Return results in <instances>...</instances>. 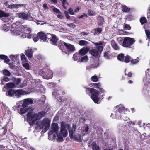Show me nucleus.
I'll use <instances>...</instances> for the list:
<instances>
[{
	"label": "nucleus",
	"mask_w": 150,
	"mask_h": 150,
	"mask_svg": "<svg viewBox=\"0 0 150 150\" xmlns=\"http://www.w3.org/2000/svg\"><path fill=\"white\" fill-rule=\"evenodd\" d=\"M61 129L60 131L62 134L63 137H65L67 134V132L66 128H67L69 131V136L72 137V135L75 133L76 130L70 127L69 124L65 122L62 121L60 122Z\"/></svg>",
	"instance_id": "nucleus-2"
},
{
	"label": "nucleus",
	"mask_w": 150,
	"mask_h": 150,
	"mask_svg": "<svg viewBox=\"0 0 150 150\" xmlns=\"http://www.w3.org/2000/svg\"><path fill=\"white\" fill-rule=\"evenodd\" d=\"M23 65L27 70L29 69L30 66L29 64L27 63L24 62L23 64Z\"/></svg>",
	"instance_id": "nucleus-44"
},
{
	"label": "nucleus",
	"mask_w": 150,
	"mask_h": 150,
	"mask_svg": "<svg viewBox=\"0 0 150 150\" xmlns=\"http://www.w3.org/2000/svg\"><path fill=\"white\" fill-rule=\"evenodd\" d=\"M43 7L45 10H48L49 9L47 4L46 3H45L43 4Z\"/></svg>",
	"instance_id": "nucleus-62"
},
{
	"label": "nucleus",
	"mask_w": 150,
	"mask_h": 150,
	"mask_svg": "<svg viewBox=\"0 0 150 150\" xmlns=\"http://www.w3.org/2000/svg\"><path fill=\"white\" fill-rule=\"evenodd\" d=\"M0 59L2 60H4V62L7 64H8V62L10 61L8 56L0 54Z\"/></svg>",
	"instance_id": "nucleus-16"
},
{
	"label": "nucleus",
	"mask_w": 150,
	"mask_h": 150,
	"mask_svg": "<svg viewBox=\"0 0 150 150\" xmlns=\"http://www.w3.org/2000/svg\"><path fill=\"white\" fill-rule=\"evenodd\" d=\"M2 73L5 76L9 77L11 75V73L7 69H5L3 71Z\"/></svg>",
	"instance_id": "nucleus-25"
},
{
	"label": "nucleus",
	"mask_w": 150,
	"mask_h": 150,
	"mask_svg": "<svg viewBox=\"0 0 150 150\" xmlns=\"http://www.w3.org/2000/svg\"><path fill=\"white\" fill-rule=\"evenodd\" d=\"M89 49L87 47H84L81 49L79 51V54L80 55L83 56L84 55L89 51Z\"/></svg>",
	"instance_id": "nucleus-11"
},
{
	"label": "nucleus",
	"mask_w": 150,
	"mask_h": 150,
	"mask_svg": "<svg viewBox=\"0 0 150 150\" xmlns=\"http://www.w3.org/2000/svg\"><path fill=\"white\" fill-rule=\"evenodd\" d=\"M57 91L58 92H57V93H58L59 95H63L65 94V92L63 91L62 89H60L59 90H58Z\"/></svg>",
	"instance_id": "nucleus-53"
},
{
	"label": "nucleus",
	"mask_w": 150,
	"mask_h": 150,
	"mask_svg": "<svg viewBox=\"0 0 150 150\" xmlns=\"http://www.w3.org/2000/svg\"><path fill=\"white\" fill-rule=\"evenodd\" d=\"M68 11L70 14L72 15L74 14L73 10L71 8H69Z\"/></svg>",
	"instance_id": "nucleus-52"
},
{
	"label": "nucleus",
	"mask_w": 150,
	"mask_h": 150,
	"mask_svg": "<svg viewBox=\"0 0 150 150\" xmlns=\"http://www.w3.org/2000/svg\"><path fill=\"white\" fill-rule=\"evenodd\" d=\"M69 137L73 139L74 140H76L78 142H81V135L80 134L78 135L79 138L75 135L73 136V135H72V137L69 136Z\"/></svg>",
	"instance_id": "nucleus-23"
},
{
	"label": "nucleus",
	"mask_w": 150,
	"mask_h": 150,
	"mask_svg": "<svg viewBox=\"0 0 150 150\" xmlns=\"http://www.w3.org/2000/svg\"><path fill=\"white\" fill-rule=\"evenodd\" d=\"M123 110L124 109H123L122 108H120V107L118 109L117 112L120 113H121Z\"/></svg>",
	"instance_id": "nucleus-64"
},
{
	"label": "nucleus",
	"mask_w": 150,
	"mask_h": 150,
	"mask_svg": "<svg viewBox=\"0 0 150 150\" xmlns=\"http://www.w3.org/2000/svg\"><path fill=\"white\" fill-rule=\"evenodd\" d=\"M58 40L59 38L57 37L54 34L52 36L51 38L50 39L49 42L52 45L54 46H57V43Z\"/></svg>",
	"instance_id": "nucleus-8"
},
{
	"label": "nucleus",
	"mask_w": 150,
	"mask_h": 150,
	"mask_svg": "<svg viewBox=\"0 0 150 150\" xmlns=\"http://www.w3.org/2000/svg\"><path fill=\"white\" fill-rule=\"evenodd\" d=\"M28 111V109L21 108L20 109V113L21 114H23L26 113Z\"/></svg>",
	"instance_id": "nucleus-39"
},
{
	"label": "nucleus",
	"mask_w": 150,
	"mask_h": 150,
	"mask_svg": "<svg viewBox=\"0 0 150 150\" xmlns=\"http://www.w3.org/2000/svg\"><path fill=\"white\" fill-rule=\"evenodd\" d=\"M90 146L93 150H101L100 149L99 146L97 145L95 142H93L91 144Z\"/></svg>",
	"instance_id": "nucleus-19"
},
{
	"label": "nucleus",
	"mask_w": 150,
	"mask_h": 150,
	"mask_svg": "<svg viewBox=\"0 0 150 150\" xmlns=\"http://www.w3.org/2000/svg\"><path fill=\"white\" fill-rule=\"evenodd\" d=\"M39 36L37 35L33 38V39L34 42H36L39 40Z\"/></svg>",
	"instance_id": "nucleus-61"
},
{
	"label": "nucleus",
	"mask_w": 150,
	"mask_h": 150,
	"mask_svg": "<svg viewBox=\"0 0 150 150\" xmlns=\"http://www.w3.org/2000/svg\"><path fill=\"white\" fill-rule=\"evenodd\" d=\"M135 42L134 38L126 37L123 40L122 46L125 47L130 48Z\"/></svg>",
	"instance_id": "nucleus-5"
},
{
	"label": "nucleus",
	"mask_w": 150,
	"mask_h": 150,
	"mask_svg": "<svg viewBox=\"0 0 150 150\" xmlns=\"http://www.w3.org/2000/svg\"><path fill=\"white\" fill-rule=\"evenodd\" d=\"M81 35V36H84L85 35H87L89 34L88 33L86 32H82L80 33Z\"/></svg>",
	"instance_id": "nucleus-63"
},
{
	"label": "nucleus",
	"mask_w": 150,
	"mask_h": 150,
	"mask_svg": "<svg viewBox=\"0 0 150 150\" xmlns=\"http://www.w3.org/2000/svg\"><path fill=\"white\" fill-rule=\"evenodd\" d=\"M33 51L30 49H28L26 50L25 52L26 56L29 59L32 58L33 57Z\"/></svg>",
	"instance_id": "nucleus-10"
},
{
	"label": "nucleus",
	"mask_w": 150,
	"mask_h": 150,
	"mask_svg": "<svg viewBox=\"0 0 150 150\" xmlns=\"http://www.w3.org/2000/svg\"><path fill=\"white\" fill-rule=\"evenodd\" d=\"M28 103H27L26 101L25 100L23 102V104L22 105V106L23 108H25L27 107L28 106Z\"/></svg>",
	"instance_id": "nucleus-45"
},
{
	"label": "nucleus",
	"mask_w": 150,
	"mask_h": 150,
	"mask_svg": "<svg viewBox=\"0 0 150 150\" xmlns=\"http://www.w3.org/2000/svg\"><path fill=\"white\" fill-rule=\"evenodd\" d=\"M65 48L66 49L69 51H73L75 50L74 46L72 45L69 44L65 43Z\"/></svg>",
	"instance_id": "nucleus-13"
},
{
	"label": "nucleus",
	"mask_w": 150,
	"mask_h": 150,
	"mask_svg": "<svg viewBox=\"0 0 150 150\" xmlns=\"http://www.w3.org/2000/svg\"><path fill=\"white\" fill-rule=\"evenodd\" d=\"M13 81L16 85L19 84L21 81V80L18 78H14Z\"/></svg>",
	"instance_id": "nucleus-48"
},
{
	"label": "nucleus",
	"mask_w": 150,
	"mask_h": 150,
	"mask_svg": "<svg viewBox=\"0 0 150 150\" xmlns=\"http://www.w3.org/2000/svg\"><path fill=\"white\" fill-rule=\"evenodd\" d=\"M88 17V16L86 14L83 13V15H81L80 16L78 17V18L79 19H81L83 17H86V18H87Z\"/></svg>",
	"instance_id": "nucleus-59"
},
{
	"label": "nucleus",
	"mask_w": 150,
	"mask_h": 150,
	"mask_svg": "<svg viewBox=\"0 0 150 150\" xmlns=\"http://www.w3.org/2000/svg\"><path fill=\"white\" fill-rule=\"evenodd\" d=\"M97 49H93L90 50L89 53L96 58H97L99 54H100L102 51L103 47V46H98Z\"/></svg>",
	"instance_id": "nucleus-7"
},
{
	"label": "nucleus",
	"mask_w": 150,
	"mask_h": 150,
	"mask_svg": "<svg viewBox=\"0 0 150 150\" xmlns=\"http://www.w3.org/2000/svg\"><path fill=\"white\" fill-rule=\"evenodd\" d=\"M65 43H67L63 41L60 40L58 45V47L61 49L63 48L64 46L65 47Z\"/></svg>",
	"instance_id": "nucleus-30"
},
{
	"label": "nucleus",
	"mask_w": 150,
	"mask_h": 150,
	"mask_svg": "<svg viewBox=\"0 0 150 150\" xmlns=\"http://www.w3.org/2000/svg\"><path fill=\"white\" fill-rule=\"evenodd\" d=\"M91 87L95 88H98L101 86V84L100 83H93L91 84Z\"/></svg>",
	"instance_id": "nucleus-26"
},
{
	"label": "nucleus",
	"mask_w": 150,
	"mask_h": 150,
	"mask_svg": "<svg viewBox=\"0 0 150 150\" xmlns=\"http://www.w3.org/2000/svg\"><path fill=\"white\" fill-rule=\"evenodd\" d=\"M17 14L19 18L25 20H28L30 16L27 13H25L23 12L19 13Z\"/></svg>",
	"instance_id": "nucleus-9"
},
{
	"label": "nucleus",
	"mask_w": 150,
	"mask_h": 150,
	"mask_svg": "<svg viewBox=\"0 0 150 150\" xmlns=\"http://www.w3.org/2000/svg\"><path fill=\"white\" fill-rule=\"evenodd\" d=\"M10 79L9 78H8L7 76H4L3 77V78L1 80V82H2V81H3L5 82H8L10 80Z\"/></svg>",
	"instance_id": "nucleus-46"
},
{
	"label": "nucleus",
	"mask_w": 150,
	"mask_h": 150,
	"mask_svg": "<svg viewBox=\"0 0 150 150\" xmlns=\"http://www.w3.org/2000/svg\"><path fill=\"white\" fill-rule=\"evenodd\" d=\"M15 91L13 89L11 88L7 91V92L8 95L9 96H15Z\"/></svg>",
	"instance_id": "nucleus-21"
},
{
	"label": "nucleus",
	"mask_w": 150,
	"mask_h": 150,
	"mask_svg": "<svg viewBox=\"0 0 150 150\" xmlns=\"http://www.w3.org/2000/svg\"><path fill=\"white\" fill-rule=\"evenodd\" d=\"M98 24L100 26L102 25L104 22V19L101 16H99L98 17Z\"/></svg>",
	"instance_id": "nucleus-18"
},
{
	"label": "nucleus",
	"mask_w": 150,
	"mask_h": 150,
	"mask_svg": "<svg viewBox=\"0 0 150 150\" xmlns=\"http://www.w3.org/2000/svg\"><path fill=\"white\" fill-rule=\"evenodd\" d=\"M25 100L26 101L27 103H28V104H32L33 103V100L30 98H28L25 99Z\"/></svg>",
	"instance_id": "nucleus-47"
},
{
	"label": "nucleus",
	"mask_w": 150,
	"mask_h": 150,
	"mask_svg": "<svg viewBox=\"0 0 150 150\" xmlns=\"http://www.w3.org/2000/svg\"><path fill=\"white\" fill-rule=\"evenodd\" d=\"M88 43L87 41L86 40H81L79 41V45L81 46H84L87 45Z\"/></svg>",
	"instance_id": "nucleus-28"
},
{
	"label": "nucleus",
	"mask_w": 150,
	"mask_h": 150,
	"mask_svg": "<svg viewBox=\"0 0 150 150\" xmlns=\"http://www.w3.org/2000/svg\"><path fill=\"white\" fill-rule=\"evenodd\" d=\"M110 51H106L104 52L103 54L104 57L106 59H109L110 57Z\"/></svg>",
	"instance_id": "nucleus-34"
},
{
	"label": "nucleus",
	"mask_w": 150,
	"mask_h": 150,
	"mask_svg": "<svg viewBox=\"0 0 150 150\" xmlns=\"http://www.w3.org/2000/svg\"><path fill=\"white\" fill-rule=\"evenodd\" d=\"M67 25L68 27L71 28H74L76 27L75 25L73 23L70 24L67 23Z\"/></svg>",
	"instance_id": "nucleus-51"
},
{
	"label": "nucleus",
	"mask_w": 150,
	"mask_h": 150,
	"mask_svg": "<svg viewBox=\"0 0 150 150\" xmlns=\"http://www.w3.org/2000/svg\"><path fill=\"white\" fill-rule=\"evenodd\" d=\"M27 120L31 121V124H35V122L38 120V115L37 113L33 114L32 112L29 111L27 115Z\"/></svg>",
	"instance_id": "nucleus-6"
},
{
	"label": "nucleus",
	"mask_w": 150,
	"mask_h": 150,
	"mask_svg": "<svg viewBox=\"0 0 150 150\" xmlns=\"http://www.w3.org/2000/svg\"><path fill=\"white\" fill-rule=\"evenodd\" d=\"M139 57H137L136 59H134L132 58H131V60L130 61V64L132 65L138 63L139 62Z\"/></svg>",
	"instance_id": "nucleus-31"
},
{
	"label": "nucleus",
	"mask_w": 150,
	"mask_h": 150,
	"mask_svg": "<svg viewBox=\"0 0 150 150\" xmlns=\"http://www.w3.org/2000/svg\"><path fill=\"white\" fill-rule=\"evenodd\" d=\"M122 10L124 12H129L131 10L130 8H128V7L125 5H123L122 7Z\"/></svg>",
	"instance_id": "nucleus-22"
},
{
	"label": "nucleus",
	"mask_w": 150,
	"mask_h": 150,
	"mask_svg": "<svg viewBox=\"0 0 150 150\" xmlns=\"http://www.w3.org/2000/svg\"><path fill=\"white\" fill-rule=\"evenodd\" d=\"M125 56L123 53L119 54L117 57V59L120 61L123 62Z\"/></svg>",
	"instance_id": "nucleus-29"
},
{
	"label": "nucleus",
	"mask_w": 150,
	"mask_h": 150,
	"mask_svg": "<svg viewBox=\"0 0 150 150\" xmlns=\"http://www.w3.org/2000/svg\"><path fill=\"white\" fill-rule=\"evenodd\" d=\"M103 44V43L100 42H98L95 43V46L96 47V48H97V47L98 46H100L102 45Z\"/></svg>",
	"instance_id": "nucleus-54"
},
{
	"label": "nucleus",
	"mask_w": 150,
	"mask_h": 150,
	"mask_svg": "<svg viewBox=\"0 0 150 150\" xmlns=\"http://www.w3.org/2000/svg\"><path fill=\"white\" fill-rule=\"evenodd\" d=\"M54 34H51L49 33H47L46 35V37H45V41H47L48 42V40H50V39L52 37V36Z\"/></svg>",
	"instance_id": "nucleus-35"
},
{
	"label": "nucleus",
	"mask_w": 150,
	"mask_h": 150,
	"mask_svg": "<svg viewBox=\"0 0 150 150\" xmlns=\"http://www.w3.org/2000/svg\"><path fill=\"white\" fill-rule=\"evenodd\" d=\"M9 16V13H6L3 11H0V18L3 17H8Z\"/></svg>",
	"instance_id": "nucleus-32"
},
{
	"label": "nucleus",
	"mask_w": 150,
	"mask_h": 150,
	"mask_svg": "<svg viewBox=\"0 0 150 150\" xmlns=\"http://www.w3.org/2000/svg\"><path fill=\"white\" fill-rule=\"evenodd\" d=\"M8 64L9 65V67L11 69H13L15 68V65L12 62L10 63H8Z\"/></svg>",
	"instance_id": "nucleus-57"
},
{
	"label": "nucleus",
	"mask_w": 150,
	"mask_h": 150,
	"mask_svg": "<svg viewBox=\"0 0 150 150\" xmlns=\"http://www.w3.org/2000/svg\"><path fill=\"white\" fill-rule=\"evenodd\" d=\"M98 91L93 88H86V92L87 94H91V98L95 103H97L99 100L98 96L100 94L104 93L105 90L101 87L98 88Z\"/></svg>",
	"instance_id": "nucleus-1"
},
{
	"label": "nucleus",
	"mask_w": 150,
	"mask_h": 150,
	"mask_svg": "<svg viewBox=\"0 0 150 150\" xmlns=\"http://www.w3.org/2000/svg\"><path fill=\"white\" fill-rule=\"evenodd\" d=\"M91 80L94 82H97L98 81V78L97 76L94 75L92 76L91 78Z\"/></svg>",
	"instance_id": "nucleus-41"
},
{
	"label": "nucleus",
	"mask_w": 150,
	"mask_h": 150,
	"mask_svg": "<svg viewBox=\"0 0 150 150\" xmlns=\"http://www.w3.org/2000/svg\"><path fill=\"white\" fill-rule=\"evenodd\" d=\"M59 128L58 124L57 123H53L51 125V129L53 130L55 132L57 133Z\"/></svg>",
	"instance_id": "nucleus-14"
},
{
	"label": "nucleus",
	"mask_w": 150,
	"mask_h": 150,
	"mask_svg": "<svg viewBox=\"0 0 150 150\" xmlns=\"http://www.w3.org/2000/svg\"><path fill=\"white\" fill-rule=\"evenodd\" d=\"M21 60H26V58L23 54H22L21 55Z\"/></svg>",
	"instance_id": "nucleus-56"
},
{
	"label": "nucleus",
	"mask_w": 150,
	"mask_h": 150,
	"mask_svg": "<svg viewBox=\"0 0 150 150\" xmlns=\"http://www.w3.org/2000/svg\"><path fill=\"white\" fill-rule=\"evenodd\" d=\"M52 7H54V8L52 9V10L53 12L59 14H61L62 13L59 9H57L55 7H54V6H52Z\"/></svg>",
	"instance_id": "nucleus-43"
},
{
	"label": "nucleus",
	"mask_w": 150,
	"mask_h": 150,
	"mask_svg": "<svg viewBox=\"0 0 150 150\" xmlns=\"http://www.w3.org/2000/svg\"><path fill=\"white\" fill-rule=\"evenodd\" d=\"M88 14L89 16H94L95 14V12L90 9H88Z\"/></svg>",
	"instance_id": "nucleus-42"
},
{
	"label": "nucleus",
	"mask_w": 150,
	"mask_h": 150,
	"mask_svg": "<svg viewBox=\"0 0 150 150\" xmlns=\"http://www.w3.org/2000/svg\"><path fill=\"white\" fill-rule=\"evenodd\" d=\"M80 55L79 54V52H78V53H76L73 55V58L75 60L77 61L79 59V58H80Z\"/></svg>",
	"instance_id": "nucleus-37"
},
{
	"label": "nucleus",
	"mask_w": 150,
	"mask_h": 150,
	"mask_svg": "<svg viewBox=\"0 0 150 150\" xmlns=\"http://www.w3.org/2000/svg\"><path fill=\"white\" fill-rule=\"evenodd\" d=\"M59 134V135H58V134H57V136L58 137L57 139V140L58 142H62L63 140V138L61 136L62 135L61 133L60 132Z\"/></svg>",
	"instance_id": "nucleus-33"
},
{
	"label": "nucleus",
	"mask_w": 150,
	"mask_h": 150,
	"mask_svg": "<svg viewBox=\"0 0 150 150\" xmlns=\"http://www.w3.org/2000/svg\"><path fill=\"white\" fill-rule=\"evenodd\" d=\"M123 27L124 28L127 29L128 30H130L131 28L129 25L127 24H124Z\"/></svg>",
	"instance_id": "nucleus-49"
},
{
	"label": "nucleus",
	"mask_w": 150,
	"mask_h": 150,
	"mask_svg": "<svg viewBox=\"0 0 150 150\" xmlns=\"http://www.w3.org/2000/svg\"><path fill=\"white\" fill-rule=\"evenodd\" d=\"M15 96H16L18 97L24 94V91L22 89H18L15 91Z\"/></svg>",
	"instance_id": "nucleus-17"
},
{
	"label": "nucleus",
	"mask_w": 150,
	"mask_h": 150,
	"mask_svg": "<svg viewBox=\"0 0 150 150\" xmlns=\"http://www.w3.org/2000/svg\"><path fill=\"white\" fill-rule=\"evenodd\" d=\"M24 4L8 5L7 8L11 9H18L19 7H22L24 6Z\"/></svg>",
	"instance_id": "nucleus-12"
},
{
	"label": "nucleus",
	"mask_w": 150,
	"mask_h": 150,
	"mask_svg": "<svg viewBox=\"0 0 150 150\" xmlns=\"http://www.w3.org/2000/svg\"><path fill=\"white\" fill-rule=\"evenodd\" d=\"M94 30L96 31H97L99 32V33H100L102 30V29L101 28H97V29H95Z\"/></svg>",
	"instance_id": "nucleus-58"
},
{
	"label": "nucleus",
	"mask_w": 150,
	"mask_h": 150,
	"mask_svg": "<svg viewBox=\"0 0 150 150\" xmlns=\"http://www.w3.org/2000/svg\"><path fill=\"white\" fill-rule=\"evenodd\" d=\"M7 87L8 88H15L16 87V84L12 82H9L6 84Z\"/></svg>",
	"instance_id": "nucleus-36"
},
{
	"label": "nucleus",
	"mask_w": 150,
	"mask_h": 150,
	"mask_svg": "<svg viewBox=\"0 0 150 150\" xmlns=\"http://www.w3.org/2000/svg\"><path fill=\"white\" fill-rule=\"evenodd\" d=\"M25 31L26 32L27 34H30L31 32L30 29L28 28H26Z\"/></svg>",
	"instance_id": "nucleus-60"
},
{
	"label": "nucleus",
	"mask_w": 150,
	"mask_h": 150,
	"mask_svg": "<svg viewBox=\"0 0 150 150\" xmlns=\"http://www.w3.org/2000/svg\"><path fill=\"white\" fill-rule=\"evenodd\" d=\"M145 31L147 38L150 39V31L148 30H145Z\"/></svg>",
	"instance_id": "nucleus-55"
},
{
	"label": "nucleus",
	"mask_w": 150,
	"mask_h": 150,
	"mask_svg": "<svg viewBox=\"0 0 150 150\" xmlns=\"http://www.w3.org/2000/svg\"><path fill=\"white\" fill-rule=\"evenodd\" d=\"M40 39L42 40L43 41H45L46 35L43 32H39L37 33Z\"/></svg>",
	"instance_id": "nucleus-15"
},
{
	"label": "nucleus",
	"mask_w": 150,
	"mask_h": 150,
	"mask_svg": "<svg viewBox=\"0 0 150 150\" xmlns=\"http://www.w3.org/2000/svg\"><path fill=\"white\" fill-rule=\"evenodd\" d=\"M88 59V56L85 55L84 56L82 57L80 59V61L81 62H86Z\"/></svg>",
	"instance_id": "nucleus-40"
},
{
	"label": "nucleus",
	"mask_w": 150,
	"mask_h": 150,
	"mask_svg": "<svg viewBox=\"0 0 150 150\" xmlns=\"http://www.w3.org/2000/svg\"><path fill=\"white\" fill-rule=\"evenodd\" d=\"M45 112L43 111L39 112L37 114L38 115V120L44 116L45 115Z\"/></svg>",
	"instance_id": "nucleus-27"
},
{
	"label": "nucleus",
	"mask_w": 150,
	"mask_h": 150,
	"mask_svg": "<svg viewBox=\"0 0 150 150\" xmlns=\"http://www.w3.org/2000/svg\"><path fill=\"white\" fill-rule=\"evenodd\" d=\"M131 59V57L129 55L125 56L123 62L127 63H129L130 62Z\"/></svg>",
	"instance_id": "nucleus-24"
},
{
	"label": "nucleus",
	"mask_w": 150,
	"mask_h": 150,
	"mask_svg": "<svg viewBox=\"0 0 150 150\" xmlns=\"http://www.w3.org/2000/svg\"><path fill=\"white\" fill-rule=\"evenodd\" d=\"M50 120L48 118H44L41 122H37L36 125L38 128L42 129L43 128L42 131L44 132H45L49 129L50 126Z\"/></svg>",
	"instance_id": "nucleus-3"
},
{
	"label": "nucleus",
	"mask_w": 150,
	"mask_h": 150,
	"mask_svg": "<svg viewBox=\"0 0 150 150\" xmlns=\"http://www.w3.org/2000/svg\"><path fill=\"white\" fill-rule=\"evenodd\" d=\"M132 15L131 14H128L125 16L126 19L128 20H131Z\"/></svg>",
	"instance_id": "nucleus-50"
},
{
	"label": "nucleus",
	"mask_w": 150,
	"mask_h": 150,
	"mask_svg": "<svg viewBox=\"0 0 150 150\" xmlns=\"http://www.w3.org/2000/svg\"><path fill=\"white\" fill-rule=\"evenodd\" d=\"M147 21V19L145 17H142L140 19V21L142 24L145 23Z\"/></svg>",
	"instance_id": "nucleus-38"
},
{
	"label": "nucleus",
	"mask_w": 150,
	"mask_h": 150,
	"mask_svg": "<svg viewBox=\"0 0 150 150\" xmlns=\"http://www.w3.org/2000/svg\"><path fill=\"white\" fill-rule=\"evenodd\" d=\"M111 45L113 48L115 50H119V47L114 40H112L111 41Z\"/></svg>",
	"instance_id": "nucleus-20"
},
{
	"label": "nucleus",
	"mask_w": 150,
	"mask_h": 150,
	"mask_svg": "<svg viewBox=\"0 0 150 150\" xmlns=\"http://www.w3.org/2000/svg\"><path fill=\"white\" fill-rule=\"evenodd\" d=\"M40 72L41 75L46 79H50L53 77V73L52 71L47 69H44L40 70Z\"/></svg>",
	"instance_id": "nucleus-4"
}]
</instances>
